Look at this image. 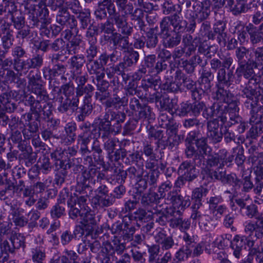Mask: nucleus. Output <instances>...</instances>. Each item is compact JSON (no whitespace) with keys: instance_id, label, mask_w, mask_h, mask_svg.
Wrapping results in <instances>:
<instances>
[{"instance_id":"nucleus-17","label":"nucleus","mask_w":263,"mask_h":263,"mask_svg":"<svg viewBox=\"0 0 263 263\" xmlns=\"http://www.w3.org/2000/svg\"><path fill=\"white\" fill-rule=\"evenodd\" d=\"M156 57L155 54L145 55L138 70L133 76L134 79L140 80L147 73L154 72Z\"/></svg>"},{"instance_id":"nucleus-16","label":"nucleus","mask_w":263,"mask_h":263,"mask_svg":"<svg viewBox=\"0 0 263 263\" xmlns=\"http://www.w3.org/2000/svg\"><path fill=\"white\" fill-rule=\"evenodd\" d=\"M170 215L172 217L169 219V226L171 228L178 229L183 232L190 229L191 221L189 219L183 217V212L181 210H177L174 208Z\"/></svg>"},{"instance_id":"nucleus-35","label":"nucleus","mask_w":263,"mask_h":263,"mask_svg":"<svg viewBox=\"0 0 263 263\" xmlns=\"http://www.w3.org/2000/svg\"><path fill=\"white\" fill-rule=\"evenodd\" d=\"M215 97L218 102H221L227 104L232 103H236V104H238V102L236 100H234L235 97L233 94L229 90L220 86L218 87L216 91Z\"/></svg>"},{"instance_id":"nucleus-27","label":"nucleus","mask_w":263,"mask_h":263,"mask_svg":"<svg viewBox=\"0 0 263 263\" xmlns=\"http://www.w3.org/2000/svg\"><path fill=\"white\" fill-rule=\"evenodd\" d=\"M43 57L42 55L36 53L31 58H28L20 63L21 69L28 71L30 69H38L43 64Z\"/></svg>"},{"instance_id":"nucleus-63","label":"nucleus","mask_w":263,"mask_h":263,"mask_svg":"<svg viewBox=\"0 0 263 263\" xmlns=\"http://www.w3.org/2000/svg\"><path fill=\"white\" fill-rule=\"evenodd\" d=\"M249 50L245 46H239L235 51V55L238 65L248 62L250 58H248Z\"/></svg>"},{"instance_id":"nucleus-64","label":"nucleus","mask_w":263,"mask_h":263,"mask_svg":"<svg viewBox=\"0 0 263 263\" xmlns=\"http://www.w3.org/2000/svg\"><path fill=\"white\" fill-rule=\"evenodd\" d=\"M82 42L81 39L77 37L72 39L66 44V50L69 54H76L78 53L80 50V44Z\"/></svg>"},{"instance_id":"nucleus-43","label":"nucleus","mask_w":263,"mask_h":263,"mask_svg":"<svg viewBox=\"0 0 263 263\" xmlns=\"http://www.w3.org/2000/svg\"><path fill=\"white\" fill-rule=\"evenodd\" d=\"M224 166H218L212 170L206 171L207 175L212 180L220 181L223 183L227 176Z\"/></svg>"},{"instance_id":"nucleus-56","label":"nucleus","mask_w":263,"mask_h":263,"mask_svg":"<svg viewBox=\"0 0 263 263\" xmlns=\"http://www.w3.org/2000/svg\"><path fill=\"white\" fill-rule=\"evenodd\" d=\"M157 107L160 111H167L168 112L173 111V104L172 100L168 97H160L157 104Z\"/></svg>"},{"instance_id":"nucleus-15","label":"nucleus","mask_w":263,"mask_h":263,"mask_svg":"<svg viewBox=\"0 0 263 263\" xmlns=\"http://www.w3.org/2000/svg\"><path fill=\"white\" fill-rule=\"evenodd\" d=\"M253 240L245 236L236 235L231 242L230 247L232 249L233 255L237 259H240L243 256L246 246L252 247Z\"/></svg>"},{"instance_id":"nucleus-24","label":"nucleus","mask_w":263,"mask_h":263,"mask_svg":"<svg viewBox=\"0 0 263 263\" xmlns=\"http://www.w3.org/2000/svg\"><path fill=\"white\" fill-rule=\"evenodd\" d=\"M155 240L162 251H169L175 246V241L172 235H167L162 230L159 231L155 236Z\"/></svg>"},{"instance_id":"nucleus-61","label":"nucleus","mask_w":263,"mask_h":263,"mask_svg":"<svg viewBox=\"0 0 263 263\" xmlns=\"http://www.w3.org/2000/svg\"><path fill=\"white\" fill-rule=\"evenodd\" d=\"M86 67L90 74L98 73V71H105L104 67L101 66L98 60L94 59L87 60Z\"/></svg>"},{"instance_id":"nucleus-28","label":"nucleus","mask_w":263,"mask_h":263,"mask_svg":"<svg viewBox=\"0 0 263 263\" xmlns=\"http://www.w3.org/2000/svg\"><path fill=\"white\" fill-rule=\"evenodd\" d=\"M52 67H44L43 69L44 77L49 80H55L57 77L64 74L67 70V66L62 64L52 65Z\"/></svg>"},{"instance_id":"nucleus-57","label":"nucleus","mask_w":263,"mask_h":263,"mask_svg":"<svg viewBox=\"0 0 263 263\" xmlns=\"http://www.w3.org/2000/svg\"><path fill=\"white\" fill-rule=\"evenodd\" d=\"M14 183L16 193L22 194L23 196H29L31 194V188L26 185L24 179H14Z\"/></svg>"},{"instance_id":"nucleus-48","label":"nucleus","mask_w":263,"mask_h":263,"mask_svg":"<svg viewBox=\"0 0 263 263\" xmlns=\"http://www.w3.org/2000/svg\"><path fill=\"white\" fill-rule=\"evenodd\" d=\"M69 168H70V166L54 168L55 172L54 182L57 186H61L65 182L68 174L67 170Z\"/></svg>"},{"instance_id":"nucleus-3","label":"nucleus","mask_w":263,"mask_h":263,"mask_svg":"<svg viewBox=\"0 0 263 263\" xmlns=\"http://www.w3.org/2000/svg\"><path fill=\"white\" fill-rule=\"evenodd\" d=\"M36 96L26 97V102L30 107V111L35 115L36 121L43 118L45 121H52V104L47 102L49 96L45 88L32 92Z\"/></svg>"},{"instance_id":"nucleus-52","label":"nucleus","mask_w":263,"mask_h":263,"mask_svg":"<svg viewBox=\"0 0 263 263\" xmlns=\"http://www.w3.org/2000/svg\"><path fill=\"white\" fill-rule=\"evenodd\" d=\"M223 183L229 184L232 186L234 193H237L242 184V181L239 179L235 173L227 175Z\"/></svg>"},{"instance_id":"nucleus-41","label":"nucleus","mask_w":263,"mask_h":263,"mask_svg":"<svg viewBox=\"0 0 263 263\" xmlns=\"http://www.w3.org/2000/svg\"><path fill=\"white\" fill-rule=\"evenodd\" d=\"M93 109L92 104V99H83V104L79 107L77 110L80 114L78 116L79 121H83L84 120L86 116L89 115Z\"/></svg>"},{"instance_id":"nucleus-53","label":"nucleus","mask_w":263,"mask_h":263,"mask_svg":"<svg viewBox=\"0 0 263 263\" xmlns=\"http://www.w3.org/2000/svg\"><path fill=\"white\" fill-rule=\"evenodd\" d=\"M157 28H151L146 33L145 42L148 48H154L158 43L157 34L155 32Z\"/></svg>"},{"instance_id":"nucleus-58","label":"nucleus","mask_w":263,"mask_h":263,"mask_svg":"<svg viewBox=\"0 0 263 263\" xmlns=\"http://www.w3.org/2000/svg\"><path fill=\"white\" fill-rule=\"evenodd\" d=\"M162 12L165 15L176 13L180 14L182 11V8L180 5H175L168 1H165L162 5Z\"/></svg>"},{"instance_id":"nucleus-42","label":"nucleus","mask_w":263,"mask_h":263,"mask_svg":"<svg viewBox=\"0 0 263 263\" xmlns=\"http://www.w3.org/2000/svg\"><path fill=\"white\" fill-rule=\"evenodd\" d=\"M127 103V99L125 97L120 98L117 95L114 94L112 98L109 97L105 103L106 109H110L114 107L115 108H120L121 106L125 105Z\"/></svg>"},{"instance_id":"nucleus-55","label":"nucleus","mask_w":263,"mask_h":263,"mask_svg":"<svg viewBox=\"0 0 263 263\" xmlns=\"http://www.w3.org/2000/svg\"><path fill=\"white\" fill-rule=\"evenodd\" d=\"M194 53L192 52V49L186 48L184 47H179L176 48L172 53V57L174 60L176 59H183L185 58L186 59L190 57Z\"/></svg>"},{"instance_id":"nucleus-39","label":"nucleus","mask_w":263,"mask_h":263,"mask_svg":"<svg viewBox=\"0 0 263 263\" xmlns=\"http://www.w3.org/2000/svg\"><path fill=\"white\" fill-rule=\"evenodd\" d=\"M246 30L249 34L250 42L253 46L260 42L263 43V34L253 24H250L246 26Z\"/></svg>"},{"instance_id":"nucleus-2","label":"nucleus","mask_w":263,"mask_h":263,"mask_svg":"<svg viewBox=\"0 0 263 263\" xmlns=\"http://www.w3.org/2000/svg\"><path fill=\"white\" fill-rule=\"evenodd\" d=\"M258 67L257 63L254 59H250L248 62L238 65L236 72L238 76H242L249 79L247 83L240 86L242 97L245 100H251L257 98H262L260 92L258 90L259 79L255 76L254 69Z\"/></svg>"},{"instance_id":"nucleus-30","label":"nucleus","mask_w":263,"mask_h":263,"mask_svg":"<svg viewBox=\"0 0 263 263\" xmlns=\"http://www.w3.org/2000/svg\"><path fill=\"white\" fill-rule=\"evenodd\" d=\"M63 198L59 200L58 202L54 205L50 210V216L53 219H58L65 214L64 200L65 197H68V193L65 190L60 193Z\"/></svg>"},{"instance_id":"nucleus-8","label":"nucleus","mask_w":263,"mask_h":263,"mask_svg":"<svg viewBox=\"0 0 263 263\" xmlns=\"http://www.w3.org/2000/svg\"><path fill=\"white\" fill-rule=\"evenodd\" d=\"M196 148L193 144L186 145L185 155L186 158L192 159L195 165L202 167L204 165L205 156L210 155L212 148L207 143V139L202 137L195 142Z\"/></svg>"},{"instance_id":"nucleus-50","label":"nucleus","mask_w":263,"mask_h":263,"mask_svg":"<svg viewBox=\"0 0 263 263\" xmlns=\"http://www.w3.org/2000/svg\"><path fill=\"white\" fill-rule=\"evenodd\" d=\"M9 240L12 245L14 252L16 250L22 249L24 250L26 247L25 237L21 233H15L12 235Z\"/></svg>"},{"instance_id":"nucleus-49","label":"nucleus","mask_w":263,"mask_h":263,"mask_svg":"<svg viewBox=\"0 0 263 263\" xmlns=\"http://www.w3.org/2000/svg\"><path fill=\"white\" fill-rule=\"evenodd\" d=\"M254 172L256 175L254 191L256 194L260 195L263 190V167L257 166Z\"/></svg>"},{"instance_id":"nucleus-22","label":"nucleus","mask_w":263,"mask_h":263,"mask_svg":"<svg viewBox=\"0 0 263 263\" xmlns=\"http://www.w3.org/2000/svg\"><path fill=\"white\" fill-rule=\"evenodd\" d=\"M219 121L217 119L208 121L207 123L206 139L213 144L220 142L222 139L223 134L219 130Z\"/></svg>"},{"instance_id":"nucleus-7","label":"nucleus","mask_w":263,"mask_h":263,"mask_svg":"<svg viewBox=\"0 0 263 263\" xmlns=\"http://www.w3.org/2000/svg\"><path fill=\"white\" fill-rule=\"evenodd\" d=\"M238 104L236 103H232L230 104L221 102H215L209 108L205 109L202 115L206 119L209 118L216 117L220 119L222 123L224 125L229 119V117L234 112L239 111Z\"/></svg>"},{"instance_id":"nucleus-60","label":"nucleus","mask_w":263,"mask_h":263,"mask_svg":"<svg viewBox=\"0 0 263 263\" xmlns=\"http://www.w3.org/2000/svg\"><path fill=\"white\" fill-rule=\"evenodd\" d=\"M162 199H164L166 204H172L175 205L179 203L182 199V196L179 194L175 190H172L166 194Z\"/></svg>"},{"instance_id":"nucleus-34","label":"nucleus","mask_w":263,"mask_h":263,"mask_svg":"<svg viewBox=\"0 0 263 263\" xmlns=\"http://www.w3.org/2000/svg\"><path fill=\"white\" fill-rule=\"evenodd\" d=\"M64 151L61 148H57L50 153V156L53 163V168L68 166V163L64 159Z\"/></svg>"},{"instance_id":"nucleus-33","label":"nucleus","mask_w":263,"mask_h":263,"mask_svg":"<svg viewBox=\"0 0 263 263\" xmlns=\"http://www.w3.org/2000/svg\"><path fill=\"white\" fill-rule=\"evenodd\" d=\"M81 223L86 230L89 231L93 230V227L96 226L97 221L95 219V214L90 208L87 209L81 216Z\"/></svg>"},{"instance_id":"nucleus-11","label":"nucleus","mask_w":263,"mask_h":263,"mask_svg":"<svg viewBox=\"0 0 263 263\" xmlns=\"http://www.w3.org/2000/svg\"><path fill=\"white\" fill-rule=\"evenodd\" d=\"M167 18L160 23V31L159 34L162 40L163 46L166 48H173L181 42V35L179 33L168 28Z\"/></svg>"},{"instance_id":"nucleus-20","label":"nucleus","mask_w":263,"mask_h":263,"mask_svg":"<svg viewBox=\"0 0 263 263\" xmlns=\"http://www.w3.org/2000/svg\"><path fill=\"white\" fill-rule=\"evenodd\" d=\"M223 199L220 196L210 197L207 199V203L211 214L217 218H220L224 214L227 210L226 205L222 204Z\"/></svg>"},{"instance_id":"nucleus-9","label":"nucleus","mask_w":263,"mask_h":263,"mask_svg":"<svg viewBox=\"0 0 263 263\" xmlns=\"http://www.w3.org/2000/svg\"><path fill=\"white\" fill-rule=\"evenodd\" d=\"M261 98L244 100V107L250 111V122L261 134L263 133V105L259 104Z\"/></svg>"},{"instance_id":"nucleus-29","label":"nucleus","mask_w":263,"mask_h":263,"mask_svg":"<svg viewBox=\"0 0 263 263\" xmlns=\"http://www.w3.org/2000/svg\"><path fill=\"white\" fill-rule=\"evenodd\" d=\"M9 10L8 14L11 16V21L14 28L16 29H21L25 26V18L21 11L17 9L16 6H11Z\"/></svg>"},{"instance_id":"nucleus-12","label":"nucleus","mask_w":263,"mask_h":263,"mask_svg":"<svg viewBox=\"0 0 263 263\" xmlns=\"http://www.w3.org/2000/svg\"><path fill=\"white\" fill-rule=\"evenodd\" d=\"M211 2L210 0H204L202 2L194 4L192 7L193 10L187 9L185 10V16L194 17L196 18L198 23L206 20L211 13Z\"/></svg>"},{"instance_id":"nucleus-18","label":"nucleus","mask_w":263,"mask_h":263,"mask_svg":"<svg viewBox=\"0 0 263 263\" xmlns=\"http://www.w3.org/2000/svg\"><path fill=\"white\" fill-rule=\"evenodd\" d=\"M96 171V167L93 166L78 174L76 178L77 187L81 191L88 189L90 187V182L95 181Z\"/></svg>"},{"instance_id":"nucleus-59","label":"nucleus","mask_w":263,"mask_h":263,"mask_svg":"<svg viewBox=\"0 0 263 263\" xmlns=\"http://www.w3.org/2000/svg\"><path fill=\"white\" fill-rule=\"evenodd\" d=\"M148 253V261L149 263H155L159 258L160 246L157 244L147 245Z\"/></svg>"},{"instance_id":"nucleus-46","label":"nucleus","mask_w":263,"mask_h":263,"mask_svg":"<svg viewBox=\"0 0 263 263\" xmlns=\"http://www.w3.org/2000/svg\"><path fill=\"white\" fill-rule=\"evenodd\" d=\"M166 209L167 208L159 206V208L152 213L153 218L155 219L156 222L161 226H165L167 222H169L168 215L164 212Z\"/></svg>"},{"instance_id":"nucleus-47","label":"nucleus","mask_w":263,"mask_h":263,"mask_svg":"<svg viewBox=\"0 0 263 263\" xmlns=\"http://www.w3.org/2000/svg\"><path fill=\"white\" fill-rule=\"evenodd\" d=\"M161 81L160 79L149 76L141 80L140 87L143 88L146 91L153 88L156 90L157 87H159Z\"/></svg>"},{"instance_id":"nucleus-62","label":"nucleus","mask_w":263,"mask_h":263,"mask_svg":"<svg viewBox=\"0 0 263 263\" xmlns=\"http://www.w3.org/2000/svg\"><path fill=\"white\" fill-rule=\"evenodd\" d=\"M95 88L91 84H87L80 87H76L78 98L84 95V99H92Z\"/></svg>"},{"instance_id":"nucleus-5","label":"nucleus","mask_w":263,"mask_h":263,"mask_svg":"<svg viewBox=\"0 0 263 263\" xmlns=\"http://www.w3.org/2000/svg\"><path fill=\"white\" fill-rule=\"evenodd\" d=\"M234 62L232 56L227 55L220 59L213 58L210 62L211 68L217 71L216 77L218 84L229 87L233 81L234 74L233 69L230 68Z\"/></svg>"},{"instance_id":"nucleus-51","label":"nucleus","mask_w":263,"mask_h":263,"mask_svg":"<svg viewBox=\"0 0 263 263\" xmlns=\"http://www.w3.org/2000/svg\"><path fill=\"white\" fill-rule=\"evenodd\" d=\"M76 18L78 19L80 23V29L85 30L90 22V12L89 9H85L77 13Z\"/></svg>"},{"instance_id":"nucleus-1","label":"nucleus","mask_w":263,"mask_h":263,"mask_svg":"<svg viewBox=\"0 0 263 263\" xmlns=\"http://www.w3.org/2000/svg\"><path fill=\"white\" fill-rule=\"evenodd\" d=\"M94 15L98 21L107 18L104 23L100 25L101 31L105 34L114 33V26L122 34L131 35L133 31L132 25L126 23L125 17L120 16V10L118 9L114 0H99Z\"/></svg>"},{"instance_id":"nucleus-37","label":"nucleus","mask_w":263,"mask_h":263,"mask_svg":"<svg viewBox=\"0 0 263 263\" xmlns=\"http://www.w3.org/2000/svg\"><path fill=\"white\" fill-rule=\"evenodd\" d=\"M205 162V172L218 166H224L225 161L224 157H222L221 154H216L214 155L210 156L206 159Z\"/></svg>"},{"instance_id":"nucleus-25","label":"nucleus","mask_w":263,"mask_h":263,"mask_svg":"<svg viewBox=\"0 0 263 263\" xmlns=\"http://www.w3.org/2000/svg\"><path fill=\"white\" fill-rule=\"evenodd\" d=\"M93 132L96 133L97 129H93L92 131L86 130L78 136V140L80 144V152L82 156H85L91 153V151L88 148V144L95 138ZM96 139L97 138H96Z\"/></svg>"},{"instance_id":"nucleus-19","label":"nucleus","mask_w":263,"mask_h":263,"mask_svg":"<svg viewBox=\"0 0 263 263\" xmlns=\"http://www.w3.org/2000/svg\"><path fill=\"white\" fill-rule=\"evenodd\" d=\"M160 199L159 198L158 193L149 191L148 192L143 193L141 196L140 203L142 206L148 212L152 213L153 211L159 208Z\"/></svg>"},{"instance_id":"nucleus-4","label":"nucleus","mask_w":263,"mask_h":263,"mask_svg":"<svg viewBox=\"0 0 263 263\" xmlns=\"http://www.w3.org/2000/svg\"><path fill=\"white\" fill-rule=\"evenodd\" d=\"M126 117V115L124 112L115 111L112 109H105L104 113L97 119L99 121L98 127L99 135L102 134L101 138L103 141L108 138L111 134L115 133L118 134L121 132V123L124 122Z\"/></svg>"},{"instance_id":"nucleus-54","label":"nucleus","mask_w":263,"mask_h":263,"mask_svg":"<svg viewBox=\"0 0 263 263\" xmlns=\"http://www.w3.org/2000/svg\"><path fill=\"white\" fill-rule=\"evenodd\" d=\"M199 34L202 37H207L209 40H214L215 38L214 34V28L212 30L211 23L208 21H203L201 22Z\"/></svg>"},{"instance_id":"nucleus-32","label":"nucleus","mask_w":263,"mask_h":263,"mask_svg":"<svg viewBox=\"0 0 263 263\" xmlns=\"http://www.w3.org/2000/svg\"><path fill=\"white\" fill-rule=\"evenodd\" d=\"M179 15V14L174 13L172 16H165L162 18L160 23H163L165 19L167 18V20H168V28L171 29V25H172L174 28V30H172L173 31L181 32L184 29L186 24L185 21L180 20Z\"/></svg>"},{"instance_id":"nucleus-6","label":"nucleus","mask_w":263,"mask_h":263,"mask_svg":"<svg viewBox=\"0 0 263 263\" xmlns=\"http://www.w3.org/2000/svg\"><path fill=\"white\" fill-rule=\"evenodd\" d=\"M62 92L66 98L64 99L61 96L57 98V101L60 103L58 107V110L62 114L66 113L70 109L75 111L78 109L79 98H78L76 88L71 81L65 83L62 85Z\"/></svg>"},{"instance_id":"nucleus-40","label":"nucleus","mask_w":263,"mask_h":263,"mask_svg":"<svg viewBox=\"0 0 263 263\" xmlns=\"http://www.w3.org/2000/svg\"><path fill=\"white\" fill-rule=\"evenodd\" d=\"M86 62L85 57L82 54H77L72 57L69 60L70 68L73 73L79 74Z\"/></svg>"},{"instance_id":"nucleus-44","label":"nucleus","mask_w":263,"mask_h":263,"mask_svg":"<svg viewBox=\"0 0 263 263\" xmlns=\"http://www.w3.org/2000/svg\"><path fill=\"white\" fill-rule=\"evenodd\" d=\"M225 29V24L222 22H217L214 25V34L217 36V40L220 45H225L227 43V34L224 32Z\"/></svg>"},{"instance_id":"nucleus-31","label":"nucleus","mask_w":263,"mask_h":263,"mask_svg":"<svg viewBox=\"0 0 263 263\" xmlns=\"http://www.w3.org/2000/svg\"><path fill=\"white\" fill-rule=\"evenodd\" d=\"M129 68L123 61L118 64L112 65L106 68L105 72L107 77L111 79L115 74L121 76L123 79L126 76L125 72L129 70Z\"/></svg>"},{"instance_id":"nucleus-14","label":"nucleus","mask_w":263,"mask_h":263,"mask_svg":"<svg viewBox=\"0 0 263 263\" xmlns=\"http://www.w3.org/2000/svg\"><path fill=\"white\" fill-rule=\"evenodd\" d=\"M95 192L96 195L92 198V203L96 208L108 207L114 203V197L111 194H109L108 188L106 185H100Z\"/></svg>"},{"instance_id":"nucleus-10","label":"nucleus","mask_w":263,"mask_h":263,"mask_svg":"<svg viewBox=\"0 0 263 263\" xmlns=\"http://www.w3.org/2000/svg\"><path fill=\"white\" fill-rule=\"evenodd\" d=\"M25 8L28 10L29 19L32 22L31 25L33 27L39 26L40 25H42V26L48 25L51 23L49 10L41 0L38 5H30L28 8L27 5Z\"/></svg>"},{"instance_id":"nucleus-26","label":"nucleus","mask_w":263,"mask_h":263,"mask_svg":"<svg viewBox=\"0 0 263 263\" xmlns=\"http://www.w3.org/2000/svg\"><path fill=\"white\" fill-rule=\"evenodd\" d=\"M238 112L239 111L234 112L231 117H229V119L224 125L226 128L233 126L238 133L242 134L246 129L248 124L242 120L238 115Z\"/></svg>"},{"instance_id":"nucleus-13","label":"nucleus","mask_w":263,"mask_h":263,"mask_svg":"<svg viewBox=\"0 0 263 263\" xmlns=\"http://www.w3.org/2000/svg\"><path fill=\"white\" fill-rule=\"evenodd\" d=\"M116 3L118 10L121 11L123 14L120 16H123L126 19V23L128 22V16L130 15L133 21H138L143 19L144 13L143 10L140 8H136L134 10L133 5L131 3H128L127 0H114Z\"/></svg>"},{"instance_id":"nucleus-23","label":"nucleus","mask_w":263,"mask_h":263,"mask_svg":"<svg viewBox=\"0 0 263 263\" xmlns=\"http://www.w3.org/2000/svg\"><path fill=\"white\" fill-rule=\"evenodd\" d=\"M195 164L191 161H184L182 162L178 169V174L185 177L187 181H192L198 176V172L197 171Z\"/></svg>"},{"instance_id":"nucleus-36","label":"nucleus","mask_w":263,"mask_h":263,"mask_svg":"<svg viewBox=\"0 0 263 263\" xmlns=\"http://www.w3.org/2000/svg\"><path fill=\"white\" fill-rule=\"evenodd\" d=\"M67 202L68 206L69 208L68 214L70 218L75 220L79 217L81 218L82 215L85 211L76 205L75 197L72 196L68 197Z\"/></svg>"},{"instance_id":"nucleus-38","label":"nucleus","mask_w":263,"mask_h":263,"mask_svg":"<svg viewBox=\"0 0 263 263\" xmlns=\"http://www.w3.org/2000/svg\"><path fill=\"white\" fill-rule=\"evenodd\" d=\"M127 152V158L125 160V164L143 165L144 159L142 152L135 150L132 152L128 150Z\"/></svg>"},{"instance_id":"nucleus-21","label":"nucleus","mask_w":263,"mask_h":263,"mask_svg":"<svg viewBox=\"0 0 263 263\" xmlns=\"http://www.w3.org/2000/svg\"><path fill=\"white\" fill-rule=\"evenodd\" d=\"M56 22L61 26H66L70 29L77 30L78 33V21L74 15H71L67 8H63L59 10L56 15Z\"/></svg>"},{"instance_id":"nucleus-45","label":"nucleus","mask_w":263,"mask_h":263,"mask_svg":"<svg viewBox=\"0 0 263 263\" xmlns=\"http://www.w3.org/2000/svg\"><path fill=\"white\" fill-rule=\"evenodd\" d=\"M126 248L125 243L121 242L120 241H114L113 244L107 242L104 245L105 251L107 253H117V254H122Z\"/></svg>"}]
</instances>
